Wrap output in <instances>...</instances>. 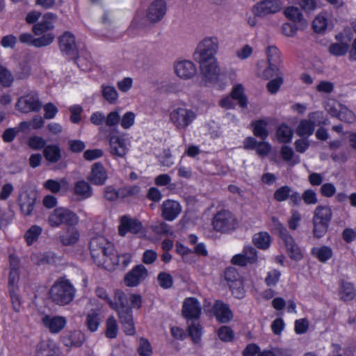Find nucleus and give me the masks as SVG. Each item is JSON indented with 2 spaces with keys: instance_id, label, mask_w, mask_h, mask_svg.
Returning a JSON list of instances; mask_svg holds the SVG:
<instances>
[{
  "instance_id": "f3484780",
  "label": "nucleus",
  "mask_w": 356,
  "mask_h": 356,
  "mask_svg": "<svg viewBox=\"0 0 356 356\" xmlns=\"http://www.w3.org/2000/svg\"><path fill=\"white\" fill-rule=\"evenodd\" d=\"M40 321L42 325L52 334L60 332L67 323L65 317L51 314L41 315Z\"/></svg>"
},
{
  "instance_id": "052dcab7",
  "label": "nucleus",
  "mask_w": 356,
  "mask_h": 356,
  "mask_svg": "<svg viewBox=\"0 0 356 356\" xmlns=\"http://www.w3.org/2000/svg\"><path fill=\"white\" fill-rule=\"evenodd\" d=\"M138 353L140 356H151L152 355V347L147 339L145 338L140 339Z\"/></svg>"
},
{
  "instance_id": "e2e57ef3",
  "label": "nucleus",
  "mask_w": 356,
  "mask_h": 356,
  "mask_svg": "<svg viewBox=\"0 0 356 356\" xmlns=\"http://www.w3.org/2000/svg\"><path fill=\"white\" fill-rule=\"evenodd\" d=\"M46 140L38 136H33L28 139V145L33 149L38 150L44 148Z\"/></svg>"
},
{
  "instance_id": "5701e85b",
  "label": "nucleus",
  "mask_w": 356,
  "mask_h": 356,
  "mask_svg": "<svg viewBox=\"0 0 356 356\" xmlns=\"http://www.w3.org/2000/svg\"><path fill=\"white\" fill-rule=\"evenodd\" d=\"M181 207L175 200H165L161 205V216L166 220L172 221L180 214Z\"/></svg>"
},
{
  "instance_id": "20e7f679",
  "label": "nucleus",
  "mask_w": 356,
  "mask_h": 356,
  "mask_svg": "<svg viewBox=\"0 0 356 356\" xmlns=\"http://www.w3.org/2000/svg\"><path fill=\"white\" fill-rule=\"evenodd\" d=\"M196 118L195 111L185 104L175 105L169 111V121L178 131H185Z\"/></svg>"
},
{
  "instance_id": "5fc2aeb1",
  "label": "nucleus",
  "mask_w": 356,
  "mask_h": 356,
  "mask_svg": "<svg viewBox=\"0 0 356 356\" xmlns=\"http://www.w3.org/2000/svg\"><path fill=\"white\" fill-rule=\"evenodd\" d=\"M42 229L38 225L31 226L26 232L25 234V239L29 245H32L35 243L40 234H42Z\"/></svg>"
},
{
  "instance_id": "79ce46f5",
  "label": "nucleus",
  "mask_w": 356,
  "mask_h": 356,
  "mask_svg": "<svg viewBox=\"0 0 356 356\" xmlns=\"http://www.w3.org/2000/svg\"><path fill=\"white\" fill-rule=\"evenodd\" d=\"M102 94L104 98L111 104H116L119 98V93L113 86L102 85Z\"/></svg>"
},
{
  "instance_id": "7ed1b4c3",
  "label": "nucleus",
  "mask_w": 356,
  "mask_h": 356,
  "mask_svg": "<svg viewBox=\"0 0 356 356\" xmlns=\"http://www.w3.org/2000/svg\"><path fill=\"white\" fill-rule=\"evenodd\" d=\"M115 298L119 302H110V307L118 312L123 330L127 335L132 336L136 333L131 309L127 305V298L125 293L120 290L115 292Z\"/></svg>"
},
{
  "instance_id": "473e14b6",
  "label": "nucleus",
  "mask_w": 356,
  "mask_h": 356,
  "mask_svg": "<svg viewBox=\"0 0 356 356\" xmlns=\"http://www.w3.org/2000/svg\"><path fill=\"white\" fill-rule=\"evenodd\" d=\"M74 194L79 200L89 198L92 195L91 186L85 181H79L74 186Z\"/></svg>"
},
{
  "instance_id": "de8ad7c7",
  "label": "nucleus",
  "mask_w": 356,
  "mask_h": 356,
  "mask_svg": "<svg viewBox=\"0 0 356 356\" xmlns=\"http://www.w3.org/2000/svg\"><path fill=\"white\" fill-rule=\"evenodd\" d=\"M266 56L268 64L275 65L281 67L282 58L281 52L275 46H270L266 49Z\"/></svg>"
},
{
  "instance_id": "ddd939ff",
  "label": "nucleus",
  "mask_w": 356,
  "mask_h": 356,
  "mask_svg": "<svg viewBox=\"0 0 356 356\" xmlns=\"http://www.w3.org/2000/svg\"><path fill=\"white\" fill-rule=\"evenodd\" d=\"M325 108L330 115L337 117L341 121L348 123L356 121V115L352 111L334 100H329Z\"/></svg>"
},
{
  "instance_id": "a19ab883",
  "label": "nucleus",
  "mask_w": 356,
  "mask_h": 356,
  "mask_svg": "<svg viewBox=\"0 0 356 356\" xmlns=\"http://www.w3.org/2000/svg\"><path fill=\"white\" fill-rule=\"evenodd\" d=\"M84 341V334L80 331H74L64 337L63 343L66 346H79Z\"/></svg>"
},
{
  "instance_id": "c756f323",
  "label": "nucleus",
  "mask_w": 356,
  "mask_h": 356,
  "mask_svg": "<svg viewBox=\"0 0 356 356\" xmlns=\"http://www.w3.org/2000/svg\"><path fill=\"white\" fill-rule=\"evenodd\" d=\"M332 218V209L327 206H318L314 211L313 221L329 225Z\"/></svg>"
},
{
  "instance_id": "603ef678",
  "label": "nucleus",
  "mask_w": 356,
  "mask_h": 356,
  "mask_svg": "<svg viewBox=\"0 0 356 356\" xmlns=\"http://www.w3.org/2000/svg\"><path fill=\"white\" fill-rule=\"evenodd\" d=\"M118 333V324L115 318L113 316H109L106 321V337L114 339Z\"/></svg>"
},
{
  "instance_id": "cd10ccee",
  "label": "nucleus",
  "mask_w": 356,
  "mask_h": 356,
  "mask_svg": "<svg viewBox=\"0 0 356 356\" xmlns=\"http://www.w3.org/2000/svg\"><path fill=\"white\" fill-rule=\"evenodd\" d=\"M212 312L216 319L221 323H227L232 318V313L227 305L220 301H216L212 307Z\"/></svg>"
},
{
  "instance_id": "dca6fc26",
  "label": "nucleus",
  "mask_w": 356,
  "mask_h": 356,
  "mask_svg": "<svg viewBox=\"0 0 356 356\" xmlns=\"http://www.w3.org/2000/svg\"><path fill=\"white\" fill-rule=\"evenodd\" d=\"M175 74L182 80H188L193 78L197 73L195 63L189 60H178L174 63Z\"/></svg>"
},
{
  "instance_id": "e433bc0d",
  "label": "nucleus",
  "mask_w": 356,
  "mask_h": 356,
  "mask_svg": "<svg viewBox=\"0 0 356 356\" xmlns=\"http://www.w3.org/2000/svg\"><path fill=\"white\" fill-rule=\"evenodd\" d=\"M44 187L54 193H58L61 191L65 192L69 188V183L65 178H63L59 181L48 179L44 182Z\"/></svg>"
},
{
  "instance_id": "412c9836",
  "label": "nucleus",
  "mask_w": 356,
  "mask_h": 356,
  "mask_svg": "<svg viewBox=\"0 0 356 356\" xmlns=\"http://www.w3.org/2000/svg\"><path fill=\"white\" fill-rule=\"evenodd\" d=\"M59 47L65 54L72 56L78 50V42L74 34L66 31L58 38Z\"/></svg>"
},
{
  "instance_id": "864d4df0",
  "label": "nucleus",
  "mask_w": 356,
  "mask_h": 356,
  "mask_svg": "<svg viewBox=\"0 0 356 356\" xmlns=\"http://www.w3.org/2000/svg\"><path fill=\"white\" fill-rule=\"evenodd\" d=\"M284 83L282 73L276 75V77L269 81L266 84L267 91L271 95L277 94Z\"/></svg>"
},
{
  "instance_id": "bf43d9fd",
  "label": "nucleus",
  "mask_w": 356,
  "mask_h": 356,
  "mask_svg": "<svg viewBox=\"0 0 356 356\" xmlns=\"http://www.w3.org/2000/svg\"><path fill=\"white\" fill-rule=\"evenodd\" d=\"M188 333L193 343H198L202 334V327L199 323H195L188 326Z\"/></svg>"
},
{
  "instance_id": "c03bdc74",
  "label": "nucleus",
  "mask_w": 356,
  "mask_h": 356,
  "mask_svg": "<svg viewBox=\"0 0 356 356\" xmlns=\"http://www.w3.org/2000/svg\"><path fill=\"white\" fill-rule=\"evenodd\" d=\"M100 323L101 318L99 312L95 310H92L87 314L86 324L90 331H97L100 325Z\"/></svg>"
},
{
  "instance_id": "338daca9",
  "label": "nucleus",
  "mask_w": 356,
  "mask_h": 356,
  "mask_svg": "<svg viewBox=\"0 0 356 356\" xmlns=\"http://www.w3.org/2000/svg\"><path fill=\"white\" fill-rule=\"evenodd\" d=\"M225 278L229 286L234 284L238 280H241V277L236 269L232 267L227 268L225 272Z\"/></svg>"
},
{
  "instance_id": "0eeeda50",
  "label": "nucleus",
  "mask_w": 356,
  "mask_h": 356,
  "mask_svg": "<svg viewBox=\"0 0 356 356\" xmlns=\"http://www.w3.org/2000/svg\"><path fill=\"white\" fill-rule=\"evenodd\" d=\"M327 123L323 112L316 111L310 113L307 118L298 122L296 131L299 136L308 138L313 134L316 126L325 125Z\"/></svg>"
},
{
  "instance_id": "680f3d73",
  "label": "nucleus",
  "mask_w": 356,
  "mask_h": 356,
  "mask_svg": "<svg viewBox=\"0 0 356 356\" xmlns=\"http://www.w3.org/2000/svg\"><path fill=\"white\" fill-rule=\"evenodd\" d=\"M136 114L133 111L126 112L120 118V125L124 129H129L135 124Z\"/></svg>"
},
{
  "instance_id": "4be33fe9",
  "label": "nucleus",
  "mask_w": 356,
  "mask_h": 356,
  "mask_svg": "<svg viewBox=\"0 0 356 356\" xmlns=\"http://www.w3.org/2000/svg\"><path fill=\"white\" fill-rule=\"evenodd\" d=\"M55 35L52 33H47L41 37L34 38L31 33H22L19 36V40L23 43L31 44L36 47L49 45L54 40Z\"/></svg>"
},
{
  "instance_id": "423d86ee",
  "label": "nucleus",
  "mask_w": 356,
  "mask_h": 356,
  "mask_svg": "<svg viewBox=\"0 0 356 356\" xmlns=\"http://www.w3.org/2000/svg\"><path fill=\"white\" fill-rule=\"evenodd\" d=\"M213 229L222 234H232L240 227L237 218L228 210L218 211L212 218Z\"/></svg>"
},
{
  "instance_id": "a211bd4d",
  "label": "nucleus",
  "mask_w": 356,
  "mask_h": 356,
  "mask_svg": "<svg viewBox=\"0 0 356 356\" xmlns=\"http://www.w3.org/2000/svg\"><path fill=\"white\" fill-rule=\"evenodd\" d=\"M181 312L187 321L198 319L202 313L200 303L195 298H187L183 302Z\"/></svg>"
},
{
  "instance_id": "4d7b16f0",
  "label": "nucleus",
  "mask_w": 356,
  "mask_h": 356,
  "mask_svg": "<svg viewBox=\"0 0 356 356\" xmlns=\"http://www.w3.org/2000/svg\"><path fill=\"white\" fill-rule=\"evenodd\" d=\"M241 252L248 264H253L257 261V251L254 247L249 245H245Z\"/></svg>"
},
{
  "instance_id": "0e129e2a",
  "label": "nucleus",
  "mask_w": 356,
  "mask_h": 356,
  "mask_svg": "<svg viewBox=\"0 0 356 356\" xmlns=\"http://www.w3.org/2000/svg\"><path fill=\"white\" fill-rule=\"evenodd\" d=\"M236 57L241 60H244L249 58L253 54V47L249 44H245L236 51Z\"/></svg>"
},
{
  "instance_id": "393cba45",
  "label": "nucleus",
  "mask_w": 356,
  "mask_h": 356,
  "mask_svg": "<svg viewBox=\"0 0 356 356\" xmlns=\"http://www.w3.org/2000/svg\"><path fill=\"white\" fill-rule=\"evenodd\" d=\"M108 178V174L100 163H95L92 165L91 171L88 176V179L94 185H103Z\"/></svg>"
},
{
  "instance_id": "c9c22d12",
  "label": "nucleus",
  "mask_w": 356,
  "mask_h": 356,
  "mask_svg": "<svg viewBox=\"0 0 356 356\" xmlns=\"http://www.w3.org/2000/svg\"><path fill=\"white\" fill-rule=\"evenodd\" d=\"M253 244L259 249L266 250L271 244V236L266 232H260L252 237Z\"/></svg>"
},
{
  "instance_id": "2eb2a0df",
  "label": "nucleus",
  "mask_w": 356,
  "mask_h": 356,
  "mask_svg": "<svg viewBox=\"0 0 356 356\" xmlns=\"http://www.w3.org/2000/svg\"><path fill=\"white\" fill-rule=\"evenodd\" d=\"M41 106L42 104L38 95L33 91H30L27 94L20 97L16 103L17 109L25 113L38 111L41 108Z\"/></svg>"
},
{
  "instance_id": "2f4dec72",
  "label": "nucleus",
  "mask_w": 356,
  "mask_h": 356,
  "mask_svg": "<svg viewBox=\"0 0 356 356\" xmlns=\"http://www.w3.org/2000/svg\"><path fill=\"white\" fill-rule=\"evenodd\" d=\"M76 63L79 68L83 71H91L93 67V60L90 52L81 49L78 52Z\"/></svg>"
},
{
  "instance_id": "8fccbe9b",
  "label": "nucleus",
  "mask_w": 356,
  "mask_h": 356,
  "mask_svg": "<svg viewBox=\"0 0 356 356\" xmlns=\"http://www.w3.org/2000/svg\"><path fill=\"white\" fill-rule=\"evenodd\" d=\"M280 154L285 161L289 165H294L300 162L298 156L294 154L293 149L287 145H284L280 149Z\"/></svg>"
},
{
  "instance_id": "37998d69",
  "label": "nucleus",
  "mask_w": 356,
  "mask_h": 356,
  "mask_svg": "<svg viewBox=\"0 0 356 356\" xmlns=\"http://www.w3.org/2000/svg\"><path fill=\"white\" fill-rule=\"evenodd\" d=\"M305 29H301V25L290 22L283 23L280 27L281 33L286 38H294L298 31H304Z\"/></svg>"
},
{
  "instance_id": "13d9d810",
  "label": "nucleus",
  "mask_w": 356,
  "mask_h": 356,
  "mask_svg": "<svg viewBox=\"0 0 356 356\" xmlns=\"http://www.w3.org/2000/svg\"><path fill=\"white\" fill-rule=\"evenodd\" d=\"M273 230L276 234L282 238V241L287 238V237L291 236L290 234L287 231L286 228L284 225L280 222L276 218L273 217L271 219Z\"/></svg>"
},
{
  "instance_id": "3c124183",
  "label": "nucleus",
  "mask_w": 356,
  "mask_h": 356,
  "mask_svg": "<svg viewBox=\"0 0 356 356\" xmlns=\"http://www.w3.org/2000/svg\"><path fill=\"white\" fill-rule=\"evenodd\" d=\"M15 80L14 75L6 66L0 65V85L3 87H10Z\"/></svg>"
},
{
  "instance_id": "774afa93",
  "label": "nucleus",
  "mask_w": 356,
  "mask_h": 356,
  "mask_svg": "<svg viewBox=\"0 0 356 356\" xmlns=\"http://www.w3.org/2000/svg\"><path fill=\"white\" fill-rule=\"evenodd\" d=\"M313 234L314 236L320 238L323 237L327 232L329 225H325L323 223L318 222L316 221H313Z\"/></svg>"
},
{
  "instance_id": "a18cd8bd",
  "label": "nucleus",
  "mask_w": 356,
  "mask_h": 356,
  "mask_svg": "<svg viewBox=\"0 0 356 356\" xmlns=\"http://www.w3.org/2000/svg\"><path fill=\"white\" fill-rule=\"evenodd\" d=\"M355 291L353 285L346 282H341L338 295L343 300H352L355 296Z\"/></svg>"
},
{
  "instance_id": "39448f33",
  "label": "nucleus",
  "mask_w": 356,
  "mask_h": 356,
  "mask_svg": "<svg viewBox=\"0 0 356 356\" xmlns=\"http://www.w3.org/2000/svg\"><path fill=\"white\" fill-rule=\"evenodd\" d=\"M49 294L54 303L63 306L72 301L75 289L67 280L59 279L51 287Z\"/></svg>"
},
{
  "instance_id": "c85d7f7f",
  "label": "nucleus",
  "mask_w": 356,
  "mask_h": 356,
  "mask_svg": "<svg viewBox=\"0 0 356 356\" xmlns=\"http://www.w3.org/2000/svg\"><path fill=\"white\" fill-rule=\"evenodd\" d=\"M36 195L34 192H24L19 197V205L22 213L24 215H30L34 207Z\"/></svg>"
},
{
  "instance_id": "1a4fd4ad",
  "label": "nucleus",
  "mask_w": 356,
  "mask_h": 356,
  "mask_svg": "<svg viewBox=\"0 0 356 356\" xmlns=\"http://www.w3.org/2000/svg\"><path fill=\"white\" fill-rule=\"evenodd\" d=\"M108 151L115 158H124L129 151L131 143L124 134L115 133L108 136Z\"/></svg>"
},
{
  "instance_id": "f704fd0d",
  "label": "nucleus",
  "mask_w": 356,
  "mask_h": 356,
  "mask_svg": "<svg viewBox=\"0 0 356 356\" xmlns=\"http://www.w3.org/2000/svg\"><path fill=\"white\" fill-rule=\"evenodd\" d=\"M263 64H264V62L258 63L257 75L259 78H261L264 80H268L274 74L277 75L278 74L282 73L280 71V67L277 65L268 64L267 67H266L264 69H262Z\"/></svg>"
},
{
  "instance_id": "09e8293b",
  "label": "nucleus",
  "mask_w": 356,
  "mask_h": 356,
  "mask_svg": "<svg viewBox=\"0 0 356 356\" xmlns=\"http://www.w3.org/2000/svg\"><path fill=\"white\" fill-rule=\"evenodd\" d=\"M79 236V231L74 227H71L60 236V241L65 245H73L78 241Z\"/></svg>"
},
{
  "instance_id": "6e6d98bb",
  "label": "nucleus",
  "mask_w": 356,
  "mask_h": 356,
  "mask_svg": "<svg viewBox=\"0 0 356 356\" xmlns=\"http://www.w3.org/2000/svg\"><path fill=\"white\" fill-rule=\"evenodd\" d=\"M116 86L120 92L128 93L133 88L134 79L131 76H124L117 81Z\"/></svg>"
},
{
  "instance_id": "f03ea898",
  "label": "nucleus",
  "mask_w": 356,
  "mask_h": 356,
  "mask_svg": "<svg viewBox=\"0 0 356 356\" xmlns=\"http://www.w3.org/2000/svg\"><path fill=\"white\" fill-rule=\"evenodd\" d=\"M89 248L91 256L97 265L108 270H115L118 267L124 268L131 263V254H116L113 245L103 236L92 238Z\"/></svg>"
},
{
  "instance_id": "a878e982",
  "label": "nucleus",
  "mask_w": 356,
  "mask_h": 356,
  "mask_svg": "<svg viewBox=\"0 0 356 356\" xmlns=\"http://www.w3.org/2000/svg\"><path fill=\"white\" fill-rule=\"evenodd\" d=\"M334 26L332 17L325 13L318 14L312 22V28L317 33H323L327 30H331L334 28Z\"/></svg>"
},
{
  "instance_id": "4c0bfd02",
  "label": "nucleus",
  "mask_w": 356,
  "mask_h": 356,
  "mask_svg": "<svg viewBox=\"0 0 356 356\" xmlns=\"http://www.w3.org/2000/svg\"><path fill=\"white\" fill-rule=\"evenodd\" d=\"M293 131L292 129L286 124H282L277 128L275 137L278 142L282 143H289L292 140Z\"/></svg>"
},
{
  "instance_id": "aec40b11",
  "label": "nucleus",
  "mask_w": 356,
  "mask_h": 356,
  "mask_svg": "<svg viewBox=\"0 0 356 356\" xmlns=\"http://www.w3.org/2000/svg\"><path fill=\"white\" fill-rule=\"evenodd\" d=\"M148 275L147 268L143 265H138L126 274L124 284L127 286L133 287L138 285Z\"/></svg>"
},
{
  "instance_id": "7c9ffc66",
  "label": "nucleus",
  "mask_w": 356,
  "mask_h": 356,
  "mask_svg": "<svg viewBox=\"0 0 356 356\" xmlns=\"http://www.w3.org/2000/svg\"><path fill=\"white\" fill-rule=\"evenodd\" d=\"M286 252L291 259L300 261L303 258V252L291 236L283 241Z\"/></svg>"
},
{
  "instance_id": "6ab92c4d",
  "label": "nucleus",
  "mask_w": 356,
  "mask_h": 356,
  "mask_svg": "<svg viewBox=\"0 0 356 356\" xmlns=\"http://www.w3.org/2000/svg\"><path fill=\"white\" fill-rule=\"evenodd\" d=\"M56 15L52 13H47L42 17V19L35 23L32 29L33 33L35 35H43L47 33H51L54 28V23L56 20Z\"/></svg>"
},
{
  "instance_id": "f8f14e48",
  "label": "nucleus",
  "mask_w": 356,
  "mask_h": 356,
  "mask_svg": "<svg viewBox=\"0 0 356 356\" xmlns=\"http://www.w3.org/2000/svg\"><path fill=\"white\" fill-rule=\"evenodd\" d=\"M145 232L142 222L137 218L127 215L122 216L120 218L118 233L121 236H124L128 233L144 234Z\"/></svg>"
},
{
  "instance_id": "4468645a",
  "label": "nucleus",
  "mask_w": 356,
  "mask_h": 356,
  "mask_svg": "<svg viewBox=\"0 0 356 356\" xmlns=\"http://www.w3.org/2000/svg\"><path fill=\"white\" fill-rule=\"evenodd\" d=\"M167 3L165 0H154L148 6L145 20L152 24L161 21L167 13Z\"/></svg>"
},
{
  "instance_id": "6e6552de",
  "label": "nucleus",
  "mask_w": 356,
  "mask_h": 356,
  "mask_svg": "<svg viewBox=\"0 0 356 356\" xmlns=\"http://www.w3.org/2000/svg\"><path fill=\"white\" fill-rule=\"evenodd\" d=\"M353 38L351 27H346L335 35L336 42L329 47V52L336 56L345 55L350 49V43Z\"/></svg>"
},
{
  "instance_id": "b1692460",
  "label": "nucleus",
  "mask_w": 356,
  "mask_h": 356,
  "mask_svg": "<svg viewBox=\"0 0 356 356\" xmlns=\"http://www.w3.org/2000/svg\"><path fill=\"white\" fill-rule=\"evenodd\" d=\"M36 356H62L58 345L53 341L46 340L40 342L35 350Z\"/></svg>"
},
{
  "instance_id": "9d476101",
  "label": "nucleus",
  "mask_w": 356,
  "mask_h": 356,
  "mask_svg": "<svg viewBox=\"0 0 356 356\" xmlns=\"http://www.w3.org/2000/svg\"><path fill=\"white\" fill-rule=\"evenodd\" d=\"M78 221L79 218L74 213L63 207L54 209L48 218L51 227H58L62 223L76 225Z\"/></svg>"
},
{
  "instance_id": "9b49d317",
  "label": "nucleus",
  "mask_w": 356,
  "mask_h": 356,
  "mask_svg": "<svg viewBox=\"0 0 356 356\" xmlns=\"http://www.w3.org/2000/svg\"><path fill=\"white\" fill-rule=\"evenodd\" d=\"M283 7L281 0H261L252 8V13L259 17H266L280 13Z\"/></svg>"
},
{
  "instance_id": "ea45409f",
  "label": "nucleus",
  "mask_w": 356,
  "mask_h": 356,
  "mask_svg": "<svg viewBox=\"0 0 356 356\" xmlns=\"http://www.w3.org/2000/svg\"><path fill=\"white\" fill-rule=\"evenodd\" d=\"M312 253L321 262H326L333 254L332 248L326 245L312 248Z\"/></svg>"
},
{
  "instance_id": "f257e3e1",
  "label": "nucleus",
  "mask_w": 356,
  "mask_h": 356,
  "mask_svg": "<svg viewBox=\"0 0 356 356\" xmlns=\"http://www.w3.org/2000/svg\"><path fill=\"white\" fill-rule=\"evenodd\" d=\"M219 50V40L216 36H206L200 40L193 52V58L199 65L202 84L216 86L222 74L216 55Z\"/></svg>"
},
{
  "instance_id": "bb28decb",
  "label": "nucleus",
  "mask_w": 356,
  "mask_h": 356,
  "mask_svg": "<svg viewBox=\"0 0 356 356\" xmlns=\"http://www.w3.org/2000/svg\"><path fill=\"white\" fill-rule=\"evenodd\" d=\"M284 15L286 19L293 23L301 25V29H307L308 26L307 21L304 18L300 8L293 6H289L284 10Z\"/></svg>"
},
{
  "instance_id": "72a5a7b5",
  "label": "nucleus",
  "mask_w": 356,
  "mask_h": 356,
  "mask_svg": "<svg viewBox=\"0 0 356 356\" xmlns=\"http://www.w3.org/2000/svg\"><path fill=\"white\" fill-rule=\"evenodd\" d=\"M43 155L47 161L57 163L62 157L61 149L58 145H48L43 149Z\"/></svg>"
},
{
  "instance_id": "58836bf2",
  "label": "nucleus",
  "mask_w": 356,
  "mask_h": 356,
  "mask_svg": "<svg viewBox=\"0 0 356 356\" xmlns=\"http://www.w3.org/2000/svg\"><path fill=\"white\" fill-rule=\"evenodd\" d=\"M269 124L268 119H261L252 122L254 134L264 140L268 136V131L267 127Z\"/></svg>"
},
{
  "instance_id": "69168bd1",
  "label": "nucleus",
  "mask_w": 356,
  "mask_h": 356,
  "mask_svg": "<svg viewBox=\"0 0 356 356\" xmlns=\"http://www.w3.org/2000/svg\"><path fill=\"white\" fill-rule=\"evenodd\" d=\"M291 192L290 187L284 186L277 188L274 193V198L278 202H283L289 198Z\"/></svg>"
},
{
  "instance_id": "49530a36",
  "label": "nucleus",
  "mask_w": 356,
  "mask_h": 356,
  "mask_svg": "<svg viewBox=\"0 0 356 356\" xmlns=\"http://www.w3.org/2000/svg\"><path fill=\"white\" fill-rule=\"evenodd\" d=\"M232 97L237 101L241 107L246 108L248 106V99L244 94V88L241 84H236L234 86Z\"/></svg>"
}]
</instances>
